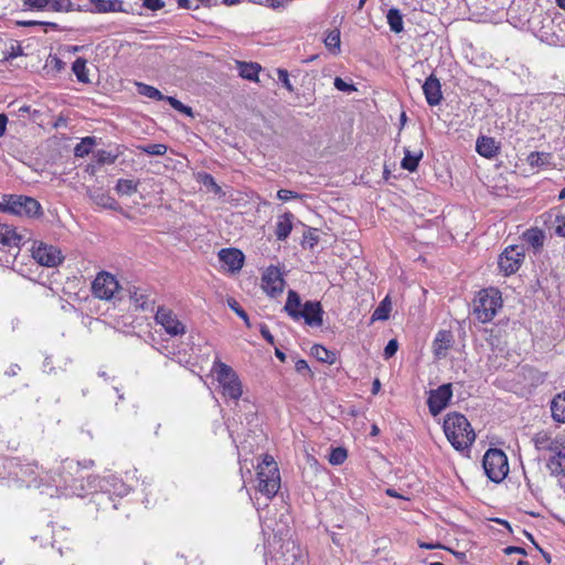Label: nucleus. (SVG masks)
<instances>
[{"label":"nucleus","mask_w":565,"mask_h":565,"mask_svg":"<svg viewBox=\"0 0 565 565\" xmlns=\"http://www.w3.org/2000/svg\"><path fill=\"white\" fill-rule=\"evenodd\" d=\"M444 431L451 446L459 451L468 449L476 439L470 423L459 413H450L446 416Z\"/></svg>","instance_id":"obj_1"},{"label":"nucleus","mask_w":565,"mask_h":565,"mask_svg":"<svg viewBox=\"0 0 565 565\" xmlns=\"http://www.w3.org/2000/svg\"><path fill=\"white\" fill-rule=\"evenodd\" d=\"M535 448L541 451H550L552 454L547 461V468L552 475H561L564 470L563 460H565V445L553 439L547 433L540 431L533 438Z\"/></svg>","instance_id":"obj_2"},{"label":"nucleus","mask_w":565,"mask_h":565,"mask_svg":"<svg viewBox=\"0 0 565 565\" xmlns=\"http://www.w3.org/2000/svg\"><path fill=\"white\" fill-rule=\"evenodd\" d=\"M211 371L216 374L217 382L222 387L223 396L237 403L243 394L242 383L237 373L230 365L223 363L218 359L213 362Z\"/></svg>","instance_id":"obj_3"},{"label":"nucleus","mask_w":565,"mask_h":565,"mask_svg":"<svg viewBox=\"0 0 565 565\" xmlns=\"http://www.w3.org/2000/svg\"><path fill=\"white\" fill-rule=\"evenodd\" d=\"M501 307V296L495 289L482 290L475 300L473 315L481 323L490 322Z\"/></svg>","instance_id":"obj_4"},{"label":"nucleus","mask_w":565,"mask_h":565,"mask_svg":"<svg viewBox=\"0 0 565 565\" xmlns=\"http://www.w3.org/2000/svg\"><path fill=\"white\" fill-rule=\"evenodd\" d=\"M482 467L487 477L497 483L502 481L509 472L508 458L501 449L497 448H490L486 451Z\"/></svg>","instance_id":"obj_5"},{"label":"nucleus","mask_w":565,"mask_h":565,"mask_svg":"<svg viewBox=\"0 0 565 565\" xmlns=\"http://www.w3.org/2000/svg\"><path fill=\"white\" fill-rule=\"evenodd\" d=\"M7 202V212L18 216L32 217L41 213V204L31 196L25 195H4Z\"/></svg>","instance_id":"obj_6"},{"label":"nucleus","mask_w":565,"mask_h":565,"mask_svg":"<svg viewBox=\"0 0 565 565\" xmlns=\"http://www.w3.org/2000/svg\"><path fill=\"white\" fill-rule=\"evenodd\" d=\"M524 248L519 245L508 246L499 256L498 265L504 276H510L519 270L524 260Z\"/></svg>","instance_id":"obj_7"},{"label":"nucleus","mask_w":565,"mask_h":565,"mask_svg":"<svg viewBox=\"0 0 565 565\" xmlns=\"http://www.w3.org/2000/svg\"><path fill=\"white\" fill-rule=\"evenodd\" d=\"M257 489L260 493L269 499L276 495L280 488V476L277 466H269V471H265V468L262 467L257 471Z\"/></svg>","instance_id":"obj_8"},{"label":"nucleus","mask_w":565,"mask_h":565,"mask_svg":"<svg viewBox=\"0 0 565 565\" xmlns=\"http://www.w3.org/2000/svg\"><path fill=\"white\" fill-rule=\"evenodd\" d=\"M154 320L171 337L183 335L185 326L178 319L177 315L166 307H158Z\"/></svg>","instance_id":"obj_9"},{"label":"nucleus","mask_w":565,"mask_h":565,"mask_svg":"<svg viewBox=\"0 0 565 565\" xmlns=\"http://www.w3.org/2000/svg\"><path fill=\"white\" fill-rule=\"evenodd\" d=\"M32 257L36 263L45 267H56L64 259L61 249L42 242L33 246Z\"/></svg>","instance_id":"obj_10"},{"label":"nucleus","mask_w":565,"mask_h":565,"mask_svg":"<svg viewBox=\"0 0 565 565\" xmlns=\"http://www.w3.org/2000/svg\"><path fill=\"white\" fill-rule=\"evenodd\" d=\"M119 284L109 273H99L92 284V291L95 297L104 300L113 298L118 290Z\"/></svg>","instance_id":"obj_11"},{"label":"nucleus","mask_w":565,"mask_h":565,"mask_svg":"<svg viewBox=\"0 0 565 565\" xmlns=\"http://www.w3.org/2000/svg\"><path fill=\"white\" fill-rule=\"evenodd\" d=\"M452 396L450 383L443 384L438 388L430 391L427 404L431 415L436 416L444 411Z\"/></svg>","instance_id":"obj_12"},{"label":"nucleus","mask_w":565,"mask_h":565,"mask_svg":"<svg viewBox=\"0 0 565 565\" xmlns=\"http://www.w3.org/2000/svg\"><path fill=\"white\" fill-rule=\"evenodd\" d=\"M262 286L265 292L270 297L280 295L285 287V280L280 270L276 267H268L263 275Z\"/></svg>","instance_id":"obj_13"},{"label":"nucleus","mask_w":565,"mask_h":565,"mask_svg":"<svg viewBox=\"0 0 565 565\" xmlns=\"http://www.w3.org/2000/svg\"><path fill=\"white\" fill-rule=\"evenodd\" d=\"M305 320L310 327H321L323 323V309L319 301H306L298 313V321Z\"/></svg>","instance_id":"obj_14"},{"label":"nucleus","mask_w":565,"mask_h":565,"mask_svg":"<svg viewBox=\"0 0 565 565\" xmlns=\"http://www.w3.org/2000/svg\"><path fill=\"white\" fill-rule=\"evenodd\" d=\"M423 92L429 106H437L443 99L441 84L435 74H430L423 84Z\"/></svg>","instance_id":"obj_15"},{"label":"nucleus","mask_w":565,"mask_h":565,"mask_svg":"<svg viewBox=\"0 0 565 565\" xmlns=\"http://www.w3.org/2000/svg\"><path fill=\"white\" fill-rule=\"evenodd\" d=\"M86 194L97 206L113 211L119 210L118 202L102 188H87Z\"/></svg>","instance_id":"obj_16"},{"label":"nucleus","mask_w":565,"mask_h":565,"mask_svg":"<svg viewBox=\"0 0 565 565\" xmlns=\"http://www.w3.org/2000/svg\"><path fill=\"white\" fill-rule=\"evenodd\" d=\"M218 258L232 273L239 270L244 264V254L236 248L221 249Z\"/></svg>","instance_id":"obj_17"},{"label":"nucleus","mask_w":565,"mask_h":565,"mask_svg":"<svg viewBox=\"0 0 565 565\" xmlns=\"http://www.w3.org/2000/svg\"><path fill=\"white\" fill-rule=\"evenodd\" d=\"M454 344V335L448 330H440L437 332L433 343V351L436 359L440 360L447 356L448 350Z\"/></svg>","instance_id":"obj_18"},{"label":"nucleus","mask_w":565,"mask_h":565,"mask_svg":"<svg viewBox=\"0 0 565 565\" xmlns=\"http://www.w3.org/2000/svg\"><path fill=\"white\" fill-rule=\"evenodd\" d=\"M130 300L136 309L142 311L153 310V300L149 299V294L146 289L139 287H132L129 289Z\"/></svg>","instance_id":"obj_19"},{"label":"nucleus","mask_w":565,"mask_h":565,"mask_svg":"<svg viewBox=\"0 0 565 565\" xmlns=\"http://www.w3.org/2000/svg\"><path fill=\"white\" fill-rule=\"evenodd\" d=\"M22 241L15 228L11 225L0 222V245L7 247H18Z\"/></svg>","instance_id":"obj_20"},{"label":"nucleus","mask_w":565,"mask_h":565,"mask_svg":"<svg viewBox=\"0 0 565 565\" xmlns=\"http://www.w3.org/2000/svg\"><path fill=\"white\" fill-rule=\"evenodd\" d=\"M476 150L480 156L491 159L497 156L499 147L493 138L481 136L477 139Z\"/></svg>","instance_id":"obj_21"},{"label":"nucleus","mask_w":565,"mask_h":565,"mask_svg":"<svg viewBox=\"0 0 565 565\" xmlns=\"http://www.w3.org/2000/svg\"><path fill=\"white\" fill-rule=\"evenodd\" d=\"M94 6L93 12L109 13V12H125L121 0H89Z\"/></svg>","instance_id":"obj_22"},{"label":"nucleus","mask_w":565,"mask_h":565,"mask_svg":"<svg viewBox=\"0 0 565 565\" xmlns=\"http://www.w3.org/2000/svg\"><path fill=\"white\" fill-rule=\"evenodd\" d=\"M292 218L291 213H285L278 217L275 230L277 239L285 241L289 236L292 230Z\"/></svg>","instance_id":"obj_23"},{"label":"nucleus","mask_w":565,"mask_h":565,"mask_svg":"<svg viewBox=\"0 0 565 565\" xmlns=\"http://www.w3.org/2000/svg\"><path fill=\"white\" fill-rule=\"evenodd\" d=\"M302 303L300 296L295 290L288 291L287 301L285 303L284 310L287 312V315L294 319L295 321H298V313L302 309Z\"/></svg>","instance_id":"obj_24"},{"label":"nucleus","mask_w":565,"mask_h":565,"mask_svg":"<svg viewBox=\"0 0 565 565\" xmlns=\"http://www.w3.org/2000/svg\"><path fill=\"white\" fill-rule=\"evenodd\" d=\"M424 152L422 149L411 151L408 148L404 149V158L402 159L401 167L409 172H414L418 168Z\"/></svg>","instance_id":"obj_25"},{"label":"nucleus","mask_w":565,"mask_h":565,"mask_svg":"<svg viewBox=\"0 0 565 565\" xmlns=\"http://www.w3.org/2000/svg\"><path fill=\"white\" fill-rule=\"evenodd\" d=\"M551 411L554 420L565 423V391L553 398Z\"/></svg>","instance_id":"obj_26"},{"label":"nucleus","mask_w":565,"mask_h":565,"mask_svg":"<svg viewBox=\"0 0 565 565\" xmlns=\"http://www.w3.org/2000/svg\"><path fill=\"white\" fill-rule=\"evenodd\" d=\"M544 237L543 231L537 227L529 228L523 233V239L534 249H539L543 246Z\"/></svg>","instance_id":"obj_27"},{"label":"nucleus","mask_w":565,"mask_h":565,"mask_svg":"<svg viewBox=\"0 0 565 565\" xmlns=\"http://www.w3.org/2000/svg\"><path fill=\"white\" fill-rule=\"evenodd\" d=\"M386 19L391 31L394 33H401L404 30L403 15L398 9H390Z\"/></svg>","instance_id":"obj_28"},{"label":"nucleus","mask_w":565,"mask_h":565,"mask_svg":"<svg viewBox=\"0 0 565 565\" xmlns=\"http://www.w3.org/2000/svg\"><path fill=\"white\" fill-rule=\"evenodd\" d=\"M311 353L320 362L328 364H333L335 362V354L320 344H315L311 348Z\"/></svg>","instance_id":"obj_29"},{"label":"nucleus","mask_w":565,"mask_h":565,"mask_svg":"<svg viewBox=\"0 0 565 565\" xmlns=\"http://www.w3.org/2000/svg\"><path fill=\"white\" fill-rule=\"evenodd\" d=\"M116 192L119 195H131L138 190V182L130 179H119L115 186Z\"/></svg>","instance_id":"obj_30"},{"label":"nucleus","mask_w":565,"mask_h":565,"mask_svg":"<svg viewBox=\"0 0 565 565\" xmlns=\"http://www.w3.org/2000/svg\"><path fill=\"white\" fill-rule=\"evenodd\" d=\"M391 309H392L391 301L388 300V297H386L380 302L377 308L373 311L372 320L373 321L387 320L390 317Z\"/></svg>","instance_id":"obj_31"},{"label":"nucleus","mask_w":565,"mask_h":565,"mask_svg":"<svg viewBox=\"0 0 565 565\" xmlns=\"http://www.w3.org/2000/svg\"><path fill=\"white\" fill-rule=\"evenodd\" d=\"M95 138L94 137H85L82 139L79 143L76 145L74 148V154L75 157L83 158L87 156L93 146L95 145Z\"/></svg>","instance_id":"obj_32"},{"label":"nucleus","mask_w":565,"mask_h":565,"mask_svg":"<svg viewBox=\"0 0 565 565\" xmlns=\"http://www.w3.org/2000/svg\"><path fill=\"white\" fill-rule=\"evenodd\" d=\"M138 85V93L142 96H146L151 99L156 100H163L164 95L156 87L139 83Z\"/></svg>","instance_id":"obj_33"},{"label":"nucleus","mask_w":565,"mask_h":565,"mask_svg":"<svg viewBox=\"0 0 565 565\" xmlns=\"http://www.w3.org/2000/svg\"><path fill=\"white\" fill-rule=\"evenodd\" d=\"M74 74L77 79L82 83H87L88 79V70L86 67V61L83 58H77L72 66Z\"/></svg>","instance_id":"obj_34"},{"label":"nucleus","mask_w":565,"mask_h":565,"mask_svg":"<svg viewBox=\"0 0 565 565\" xmlns=\"http://www.w3.org/2000/svg\"><path fill=\"white\" fill-rule=\"evenodd\" d=\"M327 49L333 52L340 51V31L338 29L331 30L323 40Z\"/></svg>","instance_id":"obj_35"},{"label":"nucleus","mask_w":565,"mask_h":565,"mask_svg":"<svg viewBox=\"0 0 565 565\" xmlns=\"http://www.w3.org/2000/svg\"><path fill=\"white\" fill-rule=\"evenodd\" d=\"M259 68L260 67L257 64L243 63L239 66V75L243 78H246V79H249V81H254V79L257 78V74H258Z\"/></svg>","instance_id":"obj_36"},{"label":"nucleus","mask_w":565,"mask_h":565,"mask_svg":"<svg viewBox=\"0 0 565 565\" xmlns=\"http://www.w3.org/2000/svg\"><path fill=\"white\" fill-rule=\"evenodd\" d=\"M142 152L150 154V156H163L168 147L163 143H148L143 146L138 147Z\"/></svg>","instance_id":"obj_37"},{"label":"nucleus","mask_w":565,"mask_h":565,"mask_svg":"<svg viewBox=\"0 0 565 565\" xmlns=\"http://www.w3.org/2000/svg\"><path fill=\"white\" fill-rule=\"evenodd\" d=\"M319 243V235L316 228H309L303 233L302 245L313 248Z\"/></svg>","instance_id":"obj_38"},{"label":"nucleus","mask_w":565,"mask_h":565,"mask_svg":"<svg viewBox=\"0 0 565 565\" xmlns=\"http://www.w3.org/2000/svg\"><path fill=\"white\" fill-rule=\"evenodd\" d=\"M163 100H167L172 108H174L175 110L182 113V114H185V115H189V116H192V108L189 107V106H185L184 104H182L179 99L172 97V96H164V99Z\"/></svg>","instance_id":"obj_39"},{"label":"nucleus","mask_w":565,"mask_h":565,"mask_svg":"<svg viewBox=\"0 0 565 565\" xmlns=\"http://www.w3.org/2000/svg\"><path fill=\"white\" fill-rule=\"evenodd\" d=\"M227 305L239 318L244 320L247 327H250L246 311L239 306V303L234 298H230L227 300Z\"/></svg>","instance_id":"obj_40"},{"label":"nucleus","mask_w":565,"mask_h":565,"mask_svg":"<svg viewBox=\"0 0 565 565\" xmlns=\"http://www.w3.org/2000/svg\"><path fill=\"white\" fill-rule=\"evenodd\" d=\"M347 459V450L344 448L338 447L332 449L329 456V462L331 465H341Z\"/></svg>","instance_id":"obj_41"},{"label":"nucleus","mask_w":565,"mask_h":565,"mask_svg":"<svg viewBox=\"0 0 565 565\" xmlns=\"http://www.w3.org/2000/svg\"><path fill=\"white\" fill-rule=\"evenodd\" d=\"M200 181L206 186V188H210L214 193H220L221 192V186L215 182V179L209 174V173H203V174H200Z\"/></svg>","instance_id":"obj_42"},{"label":"nucleus","mask_w":565,"mask_h":565,"mask_svg":"<svg viewBox=\"0 0 565 565\" xmlns=\"http://www.w3.org/2000/svg\"><path fill=\"white\" fill-rule=\"evenodd\" d=\"M50 7L53 11H70L72 8V1L71 0H50Z\"/></svg>","instance_id":"obj_43"},{"label":"nucleus","mask_w":565,"mask_h":565,"mask_svg":"<svg viewBox=\"0 0 565 565\" xmlns=\"http://www.w3.org/2000/svg\"><path fill=\"white\" fill-rule=\"evenodd\" d=\"M96 158H97V162L99 164H105V163L111 164L116 161L117 156L113 154L111 152L106 151V150H99L96 154Z\"/></svg>","instance_id":"obj_44"},{"label":"nucleus","mask_w":565,"mask_h":565,"mask_svg":"<svg viewBox=\"0 0 565 565\" xmlns=\"http://www.w3.org/2000/svg\"><path fill=\"white\" fill-rule=\"evenodd\" d=\"M277 75H278V79L279 82H281V84L284 85V87L292 93L294 92V86L289 79V73L287 70H284V68H278L277 70Z\"/></svg>","instance_id":"obj_45"},{"label":"nucleus","mask_w":565,"mask_h":565,"mask_svg":"<svg viewBox=\"0 0 565 565\" xmlns=\"http://www.w3.org/2000/svg\"><path fill=\"white\" fill-rule=\"evenodd\" d=\"M334 87L338 90L347 92V93H351V92L356 90V88L352 84H349V83L344 82L341 77H335V79H334Z\"/></svg>","instance_id":"obj_46"},{"label":"nucleus","mask_w":565,"mask_h":565,"mask_svg":"<svg viewBox=\"0 0 565 565\" xmlns=\"http://www.w3.org/2000/svg\"><path fill=\"white\" fill-rule=\"evenodd\" d=\"M397 349H398L397 340H395V339L390 340L388 343L386 344V347L384 348V353H383L384 358L385 359L392 358L396 353Z\"/></svg>","instance_id":"obj_47"},{"label":"nucleus","mask_w":565,"mask_h":565,"mask_svg":"<svg viewBox=\"0 0 565 565\" xmlns=\"http://www.w3.org/2000/svg\"><path fill=\"white\" fill-rule=\"evenodd\" d=\"M300 196L301 195L299 193L286 189H281L277 192V198L284 202L289 201L291 199H298Z\"/></svg>","instance_id":"obj_48"},{"label":"nucleus","mask_w":565,"mask_h":565,"mask_svg":"<svg viewBox=\"0 0 565 565\" xmlns=\"http://www.w3.org/2000/svg\"><path fill=\"white\" fill-rule=\"evenodd\" d=\"M23 3L29 8L43 10L49 6L50 0H23Z\"/></svg>","instance_id":"obj_49"},{"label":"nucleus","mask_w":565,"mask_h":565,"mask_svg":"<svg viewBox=\"0 0 565 565\" xmlns=\"http://www.w3.org/2000/svg\"><path fill=\"white\" fill-rule=\"evenodd\" d=\"M295 370L299 373V374H308L309 376H311V370L307 363L306 360L303 359H299L296 361L295 363Z\"/></svg>","instance_id":"obj_50"},{"label":"nucleus","mask_w":565,"mask_h":565,"mask_svg":"<svg viewBox=\"0 0 565 565\" xmlns=\"http://www.w3.org/2000/svg\"><path fill=\"white\" fill-rule=\"evenodd\" d=\"M81 463L71 459H65L62 462V469L72 475L73 471H78Z\"/></svg>","instance_id":"obj_51"},{"label":"nucleus","mask_w":565,"mask_h":565,"mask_svg":"<svg viewBox=\"0 0 565 565\" xmlns=\"http://www.w3.org/2000/svg\"><path fill=\"white\" fill-rule=\"evenodd\" d=\"M143 7L149 10L157 11L164 7V2L162 0H142Z\"/></svg>","instance_id":"obj_52"},{"label":"nucleus","mask_w":565,"mask_h":565,"mask_svg":"<svg viewBox=\"0 0 565 565\" xmlns=\"http://www.w3.org/2000/svg\"><path fill=\"white\" fill-rule=\"evenodd\" d=\"M555 223V233L559 236L565 237V216H557Z\"/></svg>","instance_id":"obj_53"},{"label":"nucleus","mask_w":565,"mask_h":565,"mask_svg":"<svg viewBox=\"0 0 565 565\" xmlns=\"http://www.w3.org/2000/svg\"><path fill=\"white\" fill-rule=\"evenodd\" d=\"M178 6L188 10H196L199 8V4L192 0H178Z\"/></svg>","instance_id":"obj_54"},{"label":"nucleus","mask_w":565,"mask_h":565,"mask_svg":"<svg viewBox=\"0 0 565 565\" xmlns=\"http://www.w3.org/2000/svg\"><path fill=\"white\" fill-rule=\"evenodd\" d=\"M504 554L511 555V554H521L526 555V551L523 547L520 546H508L504 548Z\"/></svg>","instance_id":"obj_55"},{"label":"nucleus","mask_w":565,"mask_h":565,"mask_svg":"<svg viewBox=\"0 0 565 565\" xmlns=\"http://www.w3.org/2000/svg\"><path fill=\"white\" fill-rule=\"evenodd\" d=\"M266 4L273 9L284 8L287 0H265Z\"/></svg>","instance_id":"obj_56"},{"label":"nucleus","mask_w":565,"mask_h":565,"mask_svg":"<svg viewBox=\"0 0 565 565\" xmlns=\"http://www.w3.org/2000/svg\"><path fill=\"white\" fill-rule=\"evenodd\" d=\"M541 157H542V153H540V152H531L530 156L527 157V162L531 166H537L541 160Z\"/></svg>","instance_id":"obj_57"},{"label":"nucleus","mask_w":565,"mask_h":565,"mask_svg":"<svg viewBox=\"0 0 565 565\" xmlns=\"http://www.w3.org/2000/svg\"><path fill=\"white\" fill-rule=\"evenodd\" d=\"M269 466H277L270 456H266L263 460V463L258 466V470H260L262 467L265 468V471H269Z\"/></svg>","instance_id":"obj_58"},{"label":"nucleus","mask_w":565,"mask_h":565,"mask_svg":"<svg viewBox=\"0 0 565 565\" xmlns=\"http://www.w3.org/2000/svg\"><path fill=\"white\" fill-rule=\"evenodd\" d=\"M8 125V117L4 114H0V138L4 136Z\"/></svg>","instance_id":"obj_59"},{"label":"nucleus","mask_w":565,"mask_h":565,"mask_svg":"<svg viewBox=\"0 0 565 565\" xmlns=\"http://www.w3.org/2000/svg\"><path fill=\"white\" fill-rule=\"evenodd\" d=\"M260 333L267 342H269L271 344L274 343V337L267 327H262Z\"/></svg>","instance_id":"obj_60"},{"label":"nucleus","mask_w":565,"mask_h":565,"mask_svg":"<svg viewBox=\"0 0 565 565\" xmlns=\"http://www.w3.org/2000/svg\"><path fill=\"white\" fill-rule=\"evenodd\" d=\"M51 63L53 64L54 68L56 71H58V72L62 71L64 68V65H65L64 62L61 58L56 57V56L52 57Z\"/></svg>","instance_id":"obj_61"},{"label":"nucleus","mask_w":565,"mask_h":565,"mask_svg":"<svg viewBox=\"0 0 565 565\" xmlns=\"http://www.w3.org/2000/svg\"><path fill=\"white\" fill-rule=\"evenodd\" d=\"M380 388H381V382H380V380L376 379V380H374V382L372 384V393L377 394Z\"/></svg>","instance_id":"obj_62"},{"label":"nucleus","mask_w":565,"mask_h":565,"mask_svg":"<svg viewBox=\"0 0 565 565\" xmlns=\"http://www.w3.org/2000/svg\"><path fill=\"white\" fill-rule=\"evenodd\" d=\"M275 354L281 362L286 361V354L279 349H276Z\"/></svg>","instance_id":"obj_63"},{"label":"nucleus","mask_w":565,"mask_h":565,"mask_svg":"<svg viewBox=\"0 0 565 565\" xmlns=\"http://www.w3.org/2000/svg\"><path fill=\"white\" fill-rule=\"evenodd\" d=\"M386 493H387V495L393 497V498H401V495L394 489H387Z\"/></svg>","instance_id":"obj_64"}]
</instances>
